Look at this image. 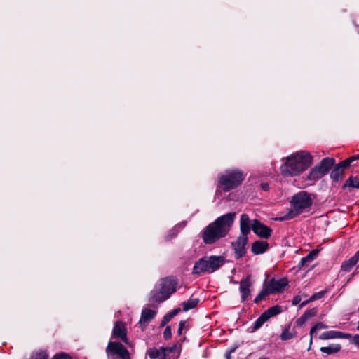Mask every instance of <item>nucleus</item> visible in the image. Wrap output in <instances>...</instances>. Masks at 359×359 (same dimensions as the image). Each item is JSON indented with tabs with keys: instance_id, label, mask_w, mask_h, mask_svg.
Segmentation results:
<instances>
[{
	"instance_id": "f257e3e1",
	"label": "nucleus",
	"mask_w": 359,
	"mask_h": 359,
	"mask_svg": "<svg viewBox=\"0 0 359 359\" xmlns=\"http://www.w3.org/2000/svg\"><path fill=\"white\" fill-rule=\"evenodd\" d=\"M235 217V212H229L219 217L209 224L201 231V237L203 242L210 245L225 237L233 225Z\"/></svg>"
},
{
	"instance_id": "f03ea898",
	"label": "nucleus",
	"mask_w": 359,
	"mask_h": 359,
	"mask_svg": "<svg viewBox=\"0 0 359 359\" xmlns=\"http://www.w3.org/2000/svg\"><path fill=\"white\" fill-rule=\"evenodd\" d=\"M312 163V156L306 151H300L285 158V162L280 167L284 177L297 176L306 170Z\"/></svg>"
},
{
	"instance_id": "7ed1b4c3",
	"label": "nucleus",
	"mask_w": 359,
	"mask_h": 359,
	"mask_svg": "<svg viewBox=\"0 0 359 359\" xmlns=\"http://www.w3.org/2000/svg\"><path fill=\"white\" fill-rule=\"evenodd\" d=\"M177 282L172 278H162L149 294V302L151 305L168 299L176 291Z\"/></svg>"
},
{
	"instance_id": "20e7f679",
	"label": "nucleus",
	"mask_w": 359,
	"mask_h": 359,
	"mask_svg": "<svg viewBox=\"0 0 359 359\" xmlns=\"http://www.w3.org/2000/svg\"><path fill=\"white\" fill-rule=\"evenodd\" d=\"M290 205L291 208L285 216L280 218V220L293 219L309 209L313 205V199L306 191H301L292 197Z\"/></svg>"
},
{
	"instance_id": "39448f33",
	"label": "nucleus",
	"mask_w": 359,
	"mask_h": 359,
	"mask_svg": "<svg viewBox=\"0 0 359 359\" xmlns=\"http://www.w3.org/2000/svg\"><path fill=\"white\" fill-rule=\"evenodd\" d=\"M226 262L224 256H204L195 262L192 274L201 275L203 273H212L219 269Z\"/></svg>"
},
{
	"instance_id": "423d86ee",
	"label": "nucleus",
	"mask_w": 359,
	"mask_h": 359,
	"mask_svg": "<svg viewBox=\"0 0 359 359\" xmlns=\"http://www.w3.org/2000/svg\"><path fill=\"white\" fill-rule=\"evenodd\" d=\"M245 179L243 172L239 169L226 170L219 177L218 187L229 191L240 186Z\"/></svg>"
},
{
	"instance_id": "0eeeda50",
	"label": "nucleus",
	"mask_w": 359,
	"mask_h": 359,
	"mask_svg": "<svg viewBox=\"0 0 359 359\" xmlns=\"http://www.w3.org/2000/svg\"><path fill=\"white\" fill-rule=\"evenodd\" d=\"M106 353L108 359H130L128 351L119 342L109 341L106 348Z\"/></svg>"
},
{
	"instance_id": "6e6552de",
	"label": "nucleus",
	"mask_w": 359,
	"mask_h": 359,
	"mask_svg": "<svg viewBox=\"0 0 359 359\" xmlns=\"http://www.w3.org/2000/svg\"><path fill=\"white\" fill-rule=\"evenodd\" d=\"M147 354L151 359H176L177 357L175 345L169 348H150Z\"/></svg>"
},
{
	"instance_id": "1a4fd4ad",
	"label": "nucleus",
	"mask_w": 359,
	"mask_h": 359,
	"mask_svg": "<svg viewBox=\"0 0 359 359\" xmlns=\"http://www.w3.org/2000/svg\"><path fill=\"white\" fill-rule=\"evenodd\" d=\"M248 242V236L244 237L239 236L236 241L231 243V247L234 251L235 258L236 259L243 257L245 255Z\"/></svg>"
},
{
	"instance_id": "9d476101",
	"label": "nucleus",
	"mask_w": 359,
	"mask_h": 359,
	"mask_svg": "<svg viewBox=\"0 0 359 359\" xmlns=\"http://www.w3.org/2000/svg\"><path fill=\"white\" fill-rule=\"evenodd\" d=\"M252 229L256 235L262 238L267 239L271 237L272 233V229L258 219L252 221Z\"/></svg>"
},
{
	"instance_id": "9b49d317",
	"label": "nucleus",
	"mask_w": 359,
	"mask_h": 359,
	"mask_svg": "<svg viewBox=\"0 0 359 359\" xmlns=\"http://www.w3.org/2000/svg\"><path fill=\"white\" fill-rule=\"evenodd\" d=\"M287 285V278H283L278 280L272 278L266 285L271 291V293L273 294L275 292H282Z\"/></svg>"
},
{
	"instance_id": "f8f14e48",
	"label": "nucleus",
	"mask_w": 359,
	"mask_h": 359,
	"mask_svg": "<svg viewBox=\"0 0 359 359\" xmlns=\"http://www.w3.org/2000/svg\"><path fill=\"white\" fill-rule=\"evenodd\" d=\"M112 335L114 337L118 338L125 344H128L127 331L123 322H116L113 327Z\"/></svg>"
},
{
	"instance_id": "ddd939ff",
	"label": "nucleus",
	"mask_w": 359,
	"mask_h": 359,
	"mask_svg": "<svg viewBox=\"0 0 359 359\" xmlns=\"http://www.w3.org/2000/svg\"><path fill=\"white\" fill-rule=\"evenodd\" d=\"M351 164V161L344 160L339 162L332 170L330 174V177L333 181L337 182L339 180L344 176V169Z\"/></svg>"
},
{
	"instance_id": "4468645a",
	"label": "nucleus",
	"mask_w": 359,
	"mask_h": 359,
	"mask_svg": "<svg viewBox=\"0 0 359 359\" xmlns=\"http://www.w3.org/2000/svg\"><path fill=\"white\" fill-rule=\"evenodd\" d=\"M156 311L149 309H144L142 311L141 318L139 320L142 330H144L148 324L154 318Z\"/></svg>"
},
{
	"instance_id": "2eb2a0df",
	"label": "nucleus",
	"mask_w": 359,
	"mask_h": 359,
	"mask_svg": "<svg viewBox=\"0 0 359 359\" xmlns=\"http://www.w3.org/2000/svg\"><path fill=\"white\" fill-rule=\"evenodd\" d=\"M251 282L250 276H248L240 282L239 290L241 293V301L245 302L250 295Z\"/></svg>"
},
{
	"instance_id": "dca6fc26",
	"label": "nucleus",
	"mask_w": 359,
	"mask_h": 359,
	"mask_svg": "<svg viewBox=\"0 0 359 359\" xmlns=\"http://www.w3.org/2000/svg\"><path fill=\"white\" fill-rule=\"evenodd\" d=\"M252 229V222L247 214H242L240 219V229L241 236H248Z\"/></svg>"
},
{
	"instance_id": "f3484780",
	"label": "nucleus",
	"mask_w": 359,
	"mask_h": 359,
	"mask_svg": "<svg viewBox=\"0 0 359 359\" xmlns=\"http://www.w3.org/2000/svg\"><path fill=\"white\" fill-rule=\"evenodd\" d=\"M351 334L347 333H344L339 331H327L323 332L320 337V339H335V338H341V339H349L351 338Z\"/></svg>"
},
{
	"instance_id": "a211bd4d",
	"label": "nucleus",
	"mask_w": 359,
	"mask_h": 359,
	"mask_svg": "<svg viewBox=\"0 0 359 359\" xmlns=\"http://www.w3.org/2000/svg\"><path fill=\"white\" fill-rule=\"evenodd\" d=\"M269 248V243L264 241H256L251 246V251L254 255L262 254Z\"/></svg>"
},
{
	"instance_id": "6ab92c4d",
	"label": "nucleus",
	"mask_w": 359,
	"mask_h": 359,
	"mask_svg": "<svg viewBox=\"0 0 359 359\" xmlns=\"http://www.w3.org/2000/svg\"><path fill=\"white\" fill-rule=\"evenodd\" d=\"M359 261V250L355 254L354 256L349 259L344 261L341 266V270L345 272H348Z\"/></svg>"
},
{
	"instance_id": "aec40b11",
	"label": "nucleus",
	"mask_w": 359,
	"mask_h": 359,
	"mask_svg": "<svg viewBox=\"0 0 359 359\" xmlns=\"http://www.w3.org/2000/svg\"><path fill=\"white\" fill-rule=\"evenodd\" d=\"M335 160L333 158H323L319 164L317 165L318 168L320 170L323 174L326 175L330 169L334 165Z\"/></svg>"
},
{
	"instance_id": "412c9836",
	"label": "nucleus",
	"mask_w": 359,
	"mask_h": 359,
	"mask_svg": "<svg viewBox=\"0 0 359 359\" xmlns=\"http://www.w3.org/2000/svg\"><path fill=\"white\" fill-rule=\"evenodd\" d=\"M186 225H187L186 221H182L180 223L177 224V225H175L172 229H171L168 231V233L165 237L166 240L169 241V240L175 238L179 233V232L186 226Z\"/></svg>"
},
{
	"instance_id": "4be33fe9",
	"label": "nucleus",
	"mask_w": 359,
	"mask_h": 359,
	"mask_svg": "<svg viewBox=\"0 0 359 359\" xmlns=\"http://www.w3.org/2000/svg\"><path fill=\"white\" fill-rule=\"evenodd\" d=\"M319 250L315 249L310 252L306 257L302 258L298 264L299 269L303 268L307 263L311 262L318 255Z\"/></svg>"
},
{
	"instance_id": "5701e85b",
	"label": "nucleus",
	"mask_w": 359,
	"mask_h": 359,
	"mask_svg": "<svg viewBox=\"0 0 359 359\" xmlns=\"http://www.w3.org/2000/svg\"><path fill=\"white\" fill-rule=\"evenodd\" d=\"M269 320L266 315L264 313L261 314V316L255 321V323L250 327L249 330L250 332H254L259 328H260L263 324Z\"/></svg>"
},
{
	"instance_id": "b1692460",
	"label": "nucleus",
	"mask_w": 359,
	"mask_h": 359,
	"mask_svg": "<svg viewBox=\"0 0 359 359\" xmlns=\"http://www.w3.org/2000/svg\"><path fill=\"white\" fill-rule=\"evenodd\" d=\"M269 320L266 315L264 313L261 314V316L255 321V323L250 327L249 330L250 332H254L259 328H260L263 324Z\"/></svg>"
},
{
	"instance_id": "393cba45",
	"label": "nucleus",
	"mask_w": 359,
	"mask_h": 359,
	"mask_svg": "<svg viewBox=\"0 0 359 359\" xmlns=\"http://www.w3.org/2000/svg\"><path fill=\"white\" fill-rule=\"evenodd\" d=\"M324 175L320 171V170L316 165L311 170L307 177V180H317L320 179Z\"/></svg>"
},
{
	"instance_id": "a878e982",
	"label": "nucleus",
	"mask_w": 359,
	"mask_h": 359,
	"mask_svg": "<svg viewBox=\"0 0 359 359\" xmlns=\"http://www.w3.org/2000/svg\"><path fill=\"white\" fill-rule=\"evenodd\" d=\"M341 350V346L339 344H330L328 346H323L320 348V351L330 355L339 352Z\"/></svg>"
},
{
	"instance_id": "bb28decb",
	"label": "nucleus",
	"mask_w": 359,
	"mask_h": 359,
	"mask_svg": "<svg viewBox=\"0 0 359 359\" xmlns=\"http://www.w3.org/2000/svg\"><path fill=\"white\" fill-rule=\"evenodd\" d=\"M199 302V299L197 298H191L187 302L182 303L183 310L187 311L191 309L195 308Z\"/></svg>"
},
{
	"instance_id": "cd10ccee",
	"label": "nucleus",
	"mask_w": 359,
	"mask_h": 359,
	"mask_svg": "<svg viewBox=\"0 0 359 359\" xmlns=\"http://www.w3.org/2000/svg\"><path fill=\"white\" fill-rule=\"evenodd\" d=\"M283 311L282 307L279 305H276L269 308L266 311H264V313L266 315L268 318L269 319L271 317H273Z\"/></svg>"
},
{
	"instance_id": "c85d7f7f",
	"label": "nucleus",
	"mask_w": 359,
	"mask_h": 359,
	"mask_svg": "<svg viewBox=\"0 0 359 359\" xmlns=\"http://www.w3.org/2000/svg\"><path fill=\"white\" fill-rule=\"evenodd\" d=\"M326 328H327V326L326 325L323 324L321 322L316 323L314 326H313L311 328V330H310L311 338H310V341H309V347L308 350H310L311 346L312 344L313 333L315 332H316L317 330H323V329H326Z\"/></svg>"
},
{
	"instance_id": "c756f323",
	"label": "nucleus",
	"mask_w": 359,
	"mask_h": 359,
	"mask_svg": "<svg viewBox=\"0 0 359 359\" xmlns=\"http://www.w3.org/2000/svg\"><path fill=\"white\" fill-rule=\"evenodd\" d=\"M346 187L359 189V178L358 179L356 177L351 176L344 184L343 188L345 189Z\"/></svg>"
},
{
	"instance_id": "7c9ffc66",
	"label": "nucleus",
	"mask_w": 359,
	"mask_h": 359,
	"mask_svg": "<svg viewBox=\"0 0 359 359\" xmlns=\"http://www.w3.org/2000/svg\"><path fill=\"white\" fill-rule=\"evenodd\" d=\"M271 291L269 290L266 285H265L264 288L258 294V295L254 299V302L255 304L259 303L262 301L265 297L271 294Z\"/></svg>"
},
{
	"instance_id": "2f4dec72",
	"label": "nucleus",
	"mask_w": 359,
	"mask_h": 359,
	"mask_svg": "<svg viewBox=\"0 0 359 359\" xmlns=\"http://www.w3.org/2000/svg\"><path fill=\"white\" fill-rule=\"evenodd\" d=\"M325 291H320V292H318L317 293H315L313 294L310 298L309 300L307 301H305L304 302L302 303L301 304V307H303L305 305H306L309 302H313V301H315V300H317V299H319L320 298H322L323 297H324L325 294Z\"/></svg>"
},
{
	"instance_id": "473e14b6",
	"label": "nucleus",
	"mask_w": 359,
	"mask_h": 359,
	"mask_svg": "<svg viewBox=\"0 0 359 359\" xmlns=\"http://www.w3.org/2000/svg\"><path fill=\"white\" fill-rule=\"evenodd\" d=\"M48 355L45 351H39L32 353L31 359H48Z\"/></svg>"
},
{
	"instance_id": "72a5a7b5",
	"label": "nucleus",
	"mask_w": 359,
	"mask_h": 359,
	"mask_svg": "<svg viewBox=\"0 0 359 359\" xmlns=\"http://www.w3.org/2000/svg\"><path fill=\"white\" fill-rule=\"evenodd\" d=\"M289 327H290V326L285 328V330H283V332H282V334L280 335V339L283 341L291 339L294 336V334H292V333H290L289 332Z\"/></svg>"
},
{
	"instance_id": "f704fd0d",
	"label": "nucleus",
	"mask_w": 359,
	"mask_h": 359,
	"mask_svg": "<svg viewBox=\"0 0 359 359\" xmlns=\"http://www.w3.org/2000/svg\"><path fill=\"white\" fill-rule=\"evenodd\" d=\"M53 359H72V358L68 353L61 352L60 353L55 354Z\"/></svg>"
},
{
	"instance_id": "c9c22d12",
	"label": "nucleus",
	"mask_w": 359,
	"mask_h": 359,
	"mask_svg": "<svg viewBox=\"0 0 359 359\" xmlns=\"http://www.w3.org/2000/svg\"><path fill=\"white\" fill-rule=\"evenodd\" d=\"M317 313V309L316 308H312L309 310H307L304 312V315L306 316V318L309 319L311 317L316 316Z\"/></svg>"
},
{
	"instance_id": "e433bc0d",
	"label": "nucleus",
	"mask_w": 359,
	"mask_h": 359,
	"mask_svg": "<svg viewBox=\"0 0 359 359\" xmlns=\"http://www.w3.org/2000/svg\"><path fill=\"white\" fill-rule=\"evenodd\" d=\"M172 337L171 327L167 326L163 332V337L165 339H169Z\"/></svg>"
},
{
	"instance_id": "4c0bfd02",
	"label": "nucleus",
	"mask_w": 359,
	"mask_h": 359,
	"mask_svg": "<svg viewBox=\"0 0 359 359\" xmlns=\"http://www.w3.org/2000/svg\"><path fill=\"white\" fill-rule=\"evenodd\" d=\"M308 320V319L306 318V316H304V315L303 314L300 318H299L297 320V321H296V324H297V325H298V326H301V325H304V324L306 322V320Z\"/></svg>"
},
{
	"instance_id": "58836bf2",
	"label": "nucleus",
	"mask_w": 359,
	"mask_h": 359,
	"mask_svg": "<svg viewBox=\"0 0 359 359\" xmlns=\"http://www.w3.org/2000/svg\"><path fill=\"white\" fill-rule=\"evenodd\" d=\"M181 309L180 308L174 309L172 311L167 313L171 318L177 316L180 312Z\"/></svg>"
},
{
	"instance_id": "ea45409f",
	"label": "nucleus",
	"mask_w": 359,
	"mask_h": 359,
	"mask_svg": "<svg viewBox=\"0 0 359 359\" xmlns=\"http://www.w3.org/2000/svg\"><path fill=\"white\" fill-rule=\"evenodd\" d=\"M171 319H172V318H170L168 314H166V315L163 317V320H162V321H161V323L160 326H161V327H163V326H165V325H166V324H167V323H168Z\"/></svg>"
},
{
	"instance_id": "a19ab883",
	"label": "nucleus",
	"mask_w": 359,
	"mask_h": 359,
	"mask_svg": "<svg viewBox=\"0 0 359 359\" xmlns=\"http://www.w3.org/2000/svg\"><path fill=\"white\" fill-rule=\"evenodd\" d=\"M236 349V347L232 348L226 351V359H231V353H234Z\"/></svg>"
},
{
	"instance_id": "79ce46f5",
	"label": "nucleus",
	"mask_w": 359,
	"mask_h": 359,
	"mask_svg": "<svg viewBox=\"0 0 359 359\" xmlns=\"http://www.w3.org/2000/svg\"><path fill=\"white\" fill-rule=\"evenodd\" d=\"M260 187L263 191H266L269 189V184L266 182H264L260 184Z\"/></svg>"
},
{
	"instance_id": "37998d69",
	"label": "nucleus",
	"mask_w": 359,
	"mask_h": 359,
	"mask_svg": "<svg viewBox=\"0 0 359 359\" xmlns=\"http://www.w3.org/2000/svg\"><path fill=\"white\" fill-rule=\"evenodd\" d=\"M301 299H301L300 296L294 297V299H292V304L293 305L298 304L300 302Z\"/></svg>"
},
{
	"instance_id": "c03bdc74",
	"label": "nucleus",
	"mask_w": 359,
	"mask_h": 359,
	"mask_svg": "<svg viewBox=\"0 0 359 359\" xmlns=\"http://www.w3.org/2000/svg\"><path fill=\"white\" fill-rule=\"evenodd\" d=\"M353 340L356 345H359V334L355 335Z\"/></svg>"
},
{
	"instance_id": "a18cd8bd",
	"label": "nucleus",
	"mask_w": 359,
	"mask_h": 359,
	"mask_svg": "<svg viewBox=\"0 0 359 359\" xmlns=\"http://www.w3.org/2000/svg\"><path fill=\"white\" fill-rule=\"evenodd\" d=\"M356 159H359V154H358L356 156H353L349 158H347L346 160H349V161H351V163H352L353 161H355Z\"/></svg>"
},
{
	"instance_id": "49530a36",
	"label": "nucleus",
	"mask_w": 359,
	"mask_h": 359,
	"mask_svg": "<svg viewBox=\"0 0 359 359\" xmlns=\"http://www.w3.org/2000/svg\"><path fill=\"white\" fill-rule=\"evenodd\" d=\"M185 324H186V322L184 320H181L179 323V327H180L181 329L183 330L185 326Z\"/></svg>"
},
{
	"instance_id": "de8ad7c7",
	"label": "nucleus",
	"mask_w": 359,
	"mask_h": 359,
	"mask_svg": "<svg viewBox=\"0 0 359 359\" xmlns=\"http://www.w3.org/2000/svg\"><path fill=\"white\" fill-rule=\"evenodd\" d=\"M182 333V329H181L180 327L178 328V330H177V334L179 336H180Z\"/></svg>"
},
{
	"instance_id": "09e8293b",
	"label": "nucleus",
	"mask_w": 359,
	"mask_h": 359,
	"mask_svg": "<svg viewBox=\"0 0 359 359\" xmlns=\"http://www.w3.org/2000/svg\"><path fill=\"white\" fill-rule=\"evenodd\" d=\"M259 359H269L268 357H260Z\"/></svg>"
}]
</instances>
